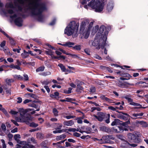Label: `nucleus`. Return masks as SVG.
Listing matches in <instances>:
<instances>
[{"mask_svg":"<svg viewBox=\"0 0 148 148\" xmlns=\"http://www.w3.org/2000/svg\"><path fill=\"white\" fill-rule=\"evenodd\" d=\"M40 0H17L16 8L19 11L30 10L33 15L39 21H42L44 17L42 12L47 9L45 3H40Z\"/></svg>","mask_w":148,"mask_h":148,"instance_id":"1","label":"nucleus"},{"mask_svg":"<svg viewBox=\"0 0 148 148\" xmlns=\"http://www.w3.org/2000/svg\"><path fill=\"white\" fill-rule=\"evenodd\" d=\"M105 29L104 25H101L99 29V34H97L93 42H92L93 46L96 47V49H103L106 44L107 37L106 35H101Z\"/></svg>","mask_w":148,"mask_h":148,"instance_id":"2","label":"nucleus"},{"mask_svg":"<svg viewBox=\"0 0 148 148\" xmlns=\"http://www.w3.org/2000/svg\"><path fill=\"white\" fill-rule=\"evenodd\" d=\"M5 8L8 13L10 14V18L12 19H15L14 22L16 25L21 26L22 25V20L21 18L18 17L17 15L14 12V8L12 2L7 3L5 5Z\"/></svg>","mask_w":148,"mask_h":148,"instance_id":"3","label":"nucleus"},{"mask_svg":"<svg viewBox=\"0 0 148 148\" xmlns=\"http://www.w3.org/2000/svg\"><path fill=\"white\" fill-rule=\"evenodd\" d=\"M28 111V110L27 109L20 108L18 109V112L14 110H11L9 112L14 116L16 115L19 112L20 114V116L16 117L15 119L18 122H24L28 121L29 118L26 116V114Z\"/></svg>","mask_w":148,"mask_h":148,"instance_id":"4","label":"nucleus"},{"mask_svg":"<svg viewBox=\"0 0 148 148\" xmlns=\"http://www.w3.org/2000/svg\"><path fill=\"white\" fill-rule=\"evenodd\" d=\"M79 26V23L78 22L76 23L74 21L71 22L65 29L64 34L68 36L74 34L76 37Z\"/></svg>","mask_w":148,"mask_h":148,"instance_id":"5","label":"nucleus"},{"mask_svg":"<svg viewBox=\"0 0 148 148\" xmlns=\"http://www.w3.org/2000/svg\"><path fill=\"white\" fill-rule=\"evenodd\" d=\"M104 5V2H101L99 0L95 1V0H92L87 5H85L84 8L88 9V6H90L92 9H95L97 12H100L103 10Z\"/></svg>","mask_w":148,"mask_h":148,"instance_id":"6","label":"nucleus"},{"mask_svg":"<svg viewBox=\"0 0 148 148\" xmlns=\"http://www.w3.org/2000/svg\"><path fill=\"white\" fill-rule=\"evenodd\" d=\"M140 133L138 132H135L133 134L129 133L127 135L129 140L137 143L140 142V139L138 138L140 137Z\"/></svg>","mask_w":148,"mask_h":148,"instance_id":"7","label":"nucleus"},{"mask_svg":"<svg viewBox=\"0 0 148 148\" xmlns=\"http://www.w3.org/2000/svg\"><path fill=\"white\" fill-rule=\"evenodd\" d=\"M93 23L91 22L90 23L89 25L88 28H86L83 32H80L81 33H83V35L84 38L87 39L88 38L90 33V31L93 25Z\"/></svg>","mask_w":148,"mask_h":148,"instance_id":"8","label":"nucleus"},{"mask_svg":"<svg viewBox=\"0 0 148 148\" xmlns=\"http://www.w3.org/2000/svg\"><path fill=\"white\" fill-rule=\"evenodd\" d=\"M122 98H124L127 100L128 102H130V105L136 106H140L139 108H141V105L140 104L133 102L132 101V100L130 98V96L129 95H124L122 96Z\"/></svg>","mask_w":148,"mask_h":148,"instance_id":"9","label":"nucleus"},{"mask_svg":"<svg viewBox=\"0 0 148 148\" xmlns=\"http://www.w3.org/2000/svg\"><path fill=\"white\" fill-rule=\"evenodd\" d=\"M112 130L116 133H121L124 130L125 131L127 130V128L124 125L120 126H116L112 128Z\"/></svg>","mask_w":148,"mask_h":148,"instance_id":"10","label":"nucleus"},{"mask_svg":"<svg viewBox=\"0 0 148 148\" xmlns=\"http://www.w3.org/2000/svg\"><path fill=\"white\" fill-rule=\"evenodd\" d=\"M89 20L88 19H84L82 21L80 26V32L84 31L89 23Z\"/></svg>","mask_w":148,"mask_h":148,"instance_id":"11","label":"nucleus"},{"mask_svg":"<svg viewBox=\"0 0 148 148\" xmlns=\"http://www.w3.org/2000/svg\"><path fill=\"white\" fill-rule=\"evenodd\" d=\"M105 116V114L101 112H98L97 115H94V116L100 122L102 121L104 119Z\"/></svg>","mask_w":148,"mask_h":148,"instance_id":"12","label":"nucleus"},{"mask_svg":"<svg viewBox=\"0 0 148 148\" xmlns=\"http://www.w3.org/2000/svg\"><path fill=\"white\" fill-rule=\"evenodd\" d=\"M18 143L21 146V147L22 148H29V144L30 143L29 142V139H28L27 141H20Z\"/></svg>","mask_w":148,"mask_h":148,"instance_id":"13","label":"nucleus"},{"mask_svg":"<svg viewBox=\"0 0 148 148\" xmlns=\"http://www.w3.org/2000/svg\"><path fill=\"white\" fill-rule=\"evenodd\" d=\"M107 137V136L102 137L101 139L99 140V143L100 144L110 143V141L108 140Z\"/></svg>","mask_w":148,"mask_h":148,"instance_id":"14","label":"nucleus"},{"mask_svg":"<svg viewBox=\"0 0 148 148\" xmlns=\"http://www.w3.org/2000/svg\"><path fill=\"white\" fill-rule=\"evenodd\" d=\"M41 83L43 85H45L44 86V87L47 90V92L49 93L50 91V89L48 86L46 85L49 84L50 83V82L48 80H47L42 82Z\"/></svg>","mask_w":148,"mask_h":148,"instance_id":"15","label":"nucleus"},{"mask_svg":"<svg viewBox=\"0 0 148 148\" xmlns=\"http://www.w3.org/2000/svg\"><path fill=\"white\" fill-rule=\"evenodd\" d=\"M100 98L102 100L104 101H106L108 102L109 103H113L112 101V100L109 99V98L106 97L105 96L103 95H101L100 96Z\"/></svg>","mask_w":148,"mask_h":148,"instance_id":"16","label":"nucleus"},{"mask_svg":"<svg viewBox=\"0 0 148 148\" xmlns=\"http://www.w3.org/2000/svg\"><path fill=\"white\" fill-rule=\"evenodd\" d=\"M143 113H134L132 114V118L133 119H136L140 118V116H142L143 115Z\"/></svg>","mask_w":148,"mask_h":148,"instance_id":"17","label":"nucleus"},{"mask_svg":"<svg viewBox=\"0 0 148 148\" xmlns=\"http://www.w3.org/2000/svg\"><path fill=\"white\" fill-rule=\"evenodd\" d=\"M113 3H109L107 5V10L108 12L111 11L113 9Z\"/></svg>","mask_w":148,"mask_h":148,"instance_id":"18","label":"nucleus"},{"mask_svg":"<svg viewBox=\"0 0 148 148\" xmlns=\"http://www.w3.org/2000/svg\"><path fill=\"white\" fill-rule=\"evenodd\" d=\"M63 123L65 125L70 126L73 125L74 122L73 120H71L69 121H65Z\"/></svg>","mask_w":148,"mask_h":148,"instance_id":"19","label":"nucleus"},{"mask_svg":"<svg viewBox=\"0 0 148 148\" xmlns=\"http://www.w3.org/2000/svg\"><path fill=\"white\" fill-rule=\"evenodd\" d=\"M75 45V43L70 42H66L63 44V46L68 47H72V46Z\"/></svg>","mask_w":148,"mask_h":148,"instance_id":"20","label":"nucleus"},{"mask_svg":"<svg viewBox=\"0 0 148 148\" xmlns=\"http://www.w3.org/2000/svg\"><path fill=\"white\" fill-rule=\"evenodd\" d=\"M14 82V80L12 79L7 78L5 79L6 84L8 86H10L11 83Z\"/></svg>","mask_w":148,"mask_h":148,"instance_id":"21","label":"nucleus"},{"mask_svg":"<svg viewBox=\"0 0 148 148\" xmlns=\"http://www.w3.org/2000/svg\"><path fill=\"white\" fill-rule=\"evenodd\" d=\"M14 79L15 80H22L23 79V77L20 75L15 74L13 75Z\"/></svg>","mask_w":148,"mask_h":148,"instance_id":"22","label":"nucleus"},{"mask_svg":"<svg viewBox=\"0 0 148 148\" xmlns=\"http://www.w3.org/2000/svg\"><path fill=\"white\" fill-rule=\"evenodd\" d=\"M22 57L24 58H26L29 56V53L25 50H24L23 52L21 54Z\"/></svg>","mask_w":148,"mask_h":148,"instance_id":"23","label":"nucleus"},{"mask_svg":"<svg viewBox=\"0 0 148 148\" xmlns=\"http://www.w3.org/2000/svg\"><path fill=\"white\" fill-rule=\"evenodd\" d=\"M8 67H10L11 68L16 69L18 70H21V68L18 65H14V64H12L8 66Z\"/></svg>","mask_w":148,"mask_h":148,"instance_id":"24","label":"nucleus"},{"mask_svg":"<svg viewBox=\"0 0 148 148\" xmlns=\"http://www.w3.org/2000/svg\"><path fill=\"white\" fill-rule=\"evenodd\" d=\"M66 137V135L65 134H62L60 136L56 137V139L57 140H60L64 139Z\"/></svg>","mask_w":148,"mask_h":148,"instance_id":"25","label":"nucleus"},{"mask_svg":"<svg viewBox=\"0 0 148 148\" xmlns=\"http://www.w3.org/2000/svg\"><path fill=\"white\" fill-rule=\"evenodd\" d=\"M100 130L104 132H108L110 131V129L107 127L105 126H101L100 127Z\"/></svg>","mask_w":148,"mask_h":148,"instance_id":"26","label":"nucleus"},{"mask_svg":"<svg viewBox=\"0 0 148 148\" xmlns=\"http://www.w3.org/2000/svg\"><path fill=\"white\" fill-rule=\"evenodd\" d=\"M21 138V136L19 134H16L14 136V138L18 143V142L20 141L18 139Z\"/></svg>","mask_w":148,"mask_h":148,"instance_id":"27","label":"nucleus"},{"mask_svg":"<svg viewBox=\"0 0 148 148\" xmlns=\"http://www.w3.org/2000/svg\"><path fill=\"white\" fill-rule=\"evenodd\" d=\"M44 47L47 50H48L49 48H51L52 49H55V48L53 47L47 43L45 44L44 45Z\"/></svg>","mask_w":148,"mask_h":148,"instance_id":"28","label":"nucleus"},{"mask_svg":"<svg viewBox=\"0 0 148 148\" xmlns=\"http://www.w3.org/2000/svg\"><path fill=\"white\" fill-rule=\"evenodd\" d=\"M119 123V120L118 119H115L111 123L112 126L117 125Z\"/></svg>","mask_w":148,"mask_h":148,"instance_id":"29","label":"nucleus"},{"mask_svg":"<svg viewBox=\"0 0 148 148\" xmlns=\"http://www.w3.org/2000/svg\"><path fill=\"white\" fill-rule=\"evenodd\" d=\"M48 50V51H44L47 54L51 56L53 55L54 52L49 49Z\"/></svg>","mask_w":148,"mask_h":148,"instance_id":"30","label":"nucleus"},{"mask_svg":"<svg viewBox=\"0 0 148 148\" xmlns=\"http://www.w3.org/2000/svg\"><path fill=\"white\" fill-rule=\"evenodd\" d=\"M99 28V27L98 25L95 26L92 31V34H94L97 31Z\"/></svg>","mask_w":148,"mask_h":148,"instance_id":"31","label":"nucleus"},{"mask_svg":"<svg viewBox=\"0 0 148 148\" xmlns=\"http://www.w3.org/2000/svg\"><path fill=\"white\" fill-rule=\"evenodd\" d=\"M58 66L60 67L62 71L63 72L66 71V69L65 66L62 64H59L58 65Z\"/></svg>","mask_w":148,"mask_h":148,"instance_id":"32","label":"nucleus"},{"mask_svg":"<svg viewBox=\"0 0 148 148\" xmlns=\"http://www.w3.org/2000/svg\"><path fill=\"white\" fill-rule=\"evenodd\" d=\"M72 47L73 49L75 50L80 51L81 49V45H75V46Z\"/></svg>","mask_w":148,"mask_h":148,"instance_id":"33","label":"nucleus"},{"mask_svg":"<svg viewBox=\"0 0 148 148\" xmlns=\"http://www.w3.org/2000/svg\"><path fill=\"white\" fill-rule=\"evenodd\" d=\"M124 84V82H122L120 81H119L117 84V85L123 88L125 87Z\"/></svg>","mask_w":148,"mask_h":148,"instance_id":"34","label":"nucleus"},{"mask_svg":"<svg viewBox=\"0 0 148 148\" xmlns=\"http://www.w3.org/2000/svg\"><path fill=\"white\" fill-rule=\"evenodd\" d=\"M0 106V110L2 111L5 115H7L8 114L5 108L2 107V106L1 104Z\"/></svg>","mask_w":148,"mask_h":148,"instance_id":"35","label":"nucleus"},{"mask_svg":"<svg viewBox=\"0 0 148 148\" xmlns=\"http://www.w3.org/2000/svg\"><path fill=\"white\" fill-rule=\"evenodd\" d=\"M45 69V67L44 66H42L36 69V71L37 72L42 71H43Z\"/></svg>","mask_w":148,"mask_h":148,"instance_id":"36","label":"nucleus"},{"mask_svg":"<svg viewBox=\"0 0 148 148\" xmlns=\"http://www.w3.org/2000/svg\"><path fill=\"white\" fill-rule=\"evenodd\" d=\"M56 125V130H60L61 129L62 127V125L60 123H55Z\"/></svg>","mask_w":148,"mask_h":148,"instance_id":"37","label":"nucleus"},{"mask_svg":"<svg viewBox=\"0 0 148 148\" xmlns=\"http://www.w3.org/2000/svg\"><path fill=\"white\" fill-rule=\"evenodd\" d=\"M53 112L54 114V115L55 116H58V111L55 108H54L53 109Z\"/></svg>","mask_w":148,"mask_h":148,"instance_id":"38","label":"nucleus"},{"mask_svg":"<svg viewBox=\"0 0 148 148\" xmlns=\"http://www.w3.org/2000/svg\"><path fill=\"white\" fill-rule=\"evenodd\" d=\"M77 87L76 89V91L78 92H79L80 91V90H82L83 89V88L80 86L78 84L77 85Z\"/></svg>","mask_w":148,"mask_h":148,"instance_id":"39","label":"nucleus"},{"mask_svg":"<svg viewBox=\"0 0 148 148\" xmlns=\"http://www.w3.org/2000/svg\"><path fill=\"white\" fill-rule=\"evenodd\" d=\"M83 118L82 117H79L77 118V122L78 123L81 124L82 123V119Z\"/></svg>","mask_w":148,"mask_h":148,"instance_id":"40","label":"nucleus"},{"mask_svg":"<svg viewBox=\"0 0 148 148\" xmlns=\"http://www.w3.org/2000/svg\"><path fill=\"white\" fill-rule=\"evenodd\" d=\"M96 91V88L94 87H91L90 89V92L93 93L95 92Z\"/></svg>","mask_w":148,"mask_h":148,"instance_id":"41","label":"nucleus"},{"mask_svg":"<svg viewBox=\"0 0 148 148\" xmlns=\"http://www.w3.org/2000/svg\"><path fill=\"white\" fill-rule=\"evenodd\" d=\"M68 130L69 132H74L75 131H78L79 130L78 129H76L75 128H72L69 129H68Z\"/></svg>","mask_w":148,"mask_h":148,"instance_id":"42","label":"nucleus"},{"mask_svg":"<svg viewBox=\"0 0 148 148\" xmlns=\"http://www.w3.org/2000/svg\"><path fill=\"white\" fill-rule=\"evenodd\" d=\"M38 125L32 122L30 124V126L32 127H35L38 126Z\"/></svg>","mask_w":148,"mask_h":148,"instance_id":"43","label":"nucleus"},{"mask_svg":"<svg viewBox=\"0 0 148 148\" xmlns=\"http://www.w3.org/2000/svg\"><path fill=\"white\" fill-rule=\"evenodd\" d=\"M72 90V89L71 88H70L68 89V90H65V91H64V92L65 93H66V94L70 93L71 92Z\"/></svg>","mask_w":148,"mask_h":148,"instance_id":"44","label":"nucleus"},{"mask_svg":"<svg viewBox=\"0 0 148 148\" xmlns=\"http://www.w3.org/2000/svg\"><path fill=\"white\" fill-rule=\"evenodd\" d=\"M2 143V147L3 148H6V145L5 144V140L3 139H1V140Z\"/></svg>","mask_w":148,"mask_h":148,"instance_id":"45","label":"nucleus"},{"mask_svg":"<svg viewBox=\"0 0 148 148\" xmlns=\"http://www.w3.org/2000/svg\"><path fill=\"white\" fill-rule=\"evenodd\" d=\"M142 125V127H148V124H147V123L145 122H144V121H143V123L141 125Z\"/></svg>","mask_w":148,"mask_h":148,"instance_id":"46","label":"nucleus"},{"mask_svg":"<svg viewBox=\"0 0 148 148\" xmlns=\"http://www.w3.org/2000/svg\"><path fill=\"white\" fill-rule=\"evenodd\" d=\"M1 128L4 131H5L6 130V126L4 124H2L1 125Z\"/></svg>","mask_w":148,"mask_h":148,"instance_id":"47","label":"nucleus"},{"mask_svg":"<svg viewBox=\"0 0 148 148\" xmlns=\"http://www.w3.org/2000/svg\"><path fill=\"white\" fill-rule=\"evenodd\" d=\"M125 87L128 86H134V84H130L127 82H124Z\"/></svg>","mask_w":148,"mask_h":148,"instance_id":"48","label":"nucleus"},{"mask_svg":"<svg viewBox=\"0 0 148 148\" xmlns=\"http://www.w3.org/2000/svg\"><path fill=\"white\" fill-rule=\"evenodd\" d=\"M75 117V116H66L65 118L67 119H73Z\"/></svg>","mask_w":148,"mask_h":148,"instance_id":"49","label":"nucleus"},{"mask_svg":"<svg viewBox=\"0 0 148 148\" xmlns=\"http://www.w3.org/2000/svg\"><path fill=\"white\" fill-rule=\"evenodd\" d=\"M125 142L126 143H125V144H128L129 145H130V146H132V147H135L136 146H137V145L136 144H130L129 143H128V142L125 141Z\"/></svg>","mask_w":148,"mask_h":148,"instance_id":"50","label":"nucleus"},{"mask_svg":"<svg viewBox=\"0 0 148 148\" xmlns=\"http://www.w3.org/2000/svg\"><path fill=\"white\" fill-rule=\"evenodd\" d=\"M108 140H110V139L113 140L114 139V138L112 135H107V136Z\"/></svg>","mask_w":148,"mask_h":148,"instance_id":"51","label":"nucleus"},{"mask_svg":"<svg viewBox=\"0 0 148 148\" xmlns=\"http://www.w3.org/2000/svg\"><path fill=\"white\" fill-rule=\"evenodd\" d=\"M23 76L24 77V79L25 81L28 80L29 79V77L26 74H24L23 75Z\"/></svg>","mask_w":148,"mask_h":148,"instance_id":"52","label":"nucleus"},{"mask_svg":"<svg viewBox=\"0 0 148 148\" xmlns=\"http://www.w3.org/2000/svg\"><path fill=\"white\" fill-rule=\"evenodd\" d=\"M108 108L109 110H110L112 111H116V108L112 106H110L108 107Z\"/></svg>","mask_w":148,"mask_h":148,"instance_id":"53","label":"nucleus"},{"mask_svg":"<svg viewBox=\"0 0 148 148\" xmlns=\"http://www.w3.org/2000/svg\"><path fill=\"white\" fill-rule=\"evenodd\" d=\"M84 51L87 55H90V51L88 49H85L84 50Z\"/></svg>","mask_w":148,"mask_h":148,"instance_id":"54","label":"nucleus"},{"mask_svg":"<svg viewBox=\"0 0 148 148\" xmlns=\"http://www.w3.org/2000/svg\"><path fill=\"white\" fill-rule=\"evenodd\" d=\"M94 57L95 58L98 59L99 60H101V58L100 56L96 54L94 55Z\"/></svg>","mask_w":148,"mask_h":148,"instance_id":"55","label":"nucleus"},{"mask_svg":"<svg viewBox=\"0 0 148 148\" xmlns=\"http://www.w3.org/2000/svg\"><path fill=\"white\" fill-rule=\"evenodd\" d=\"M108 118L106 120V122L107 123H109L110 122V115L109 114H108Z\"/></svg>","mask_w":148,"mask_h":148,"instance_id":"56","label":"nucleus"},{"mask_svg":"<svg viewBox=\"0 0 148 148\" xmlns=\"http://www.w3.org/2000/svg\"><path fill=\"white\" fill-rule=\"evenodd\" d=\"M71 56L73 58H79V57L76 54H72L71 55Z\"/></svg>","mask_w":148,"mask_h":148,"instance_id":"57","label":"nucleus"},{"mask_svg":"<svg viewBox=\"0 0 148 148\" xmlns=\"http://www.w3.org/2000/svg\"><path fill=\"white\" fill-rule=\"evenodd\" d=\"M73 135L74 136L77 137H79L81 136V134H80L76 132H74L73 133Z\"/></svg>","mask_w":148,"mask_h":148,"instance_id":"58","label":"nucleus"},{"mask_svg":"<svg viewBox=\"0 0 148 148\" xmlns=\"http://www.w3.org/2000/svg\"><path fill=\"white\" fill-rule=\"evenodd\" d=\"M31 101L32 100H31L26 99L23 101V103L24 104H26Z\"/></svg>","mask_w":148,"mask_h":148,"instance_id":"59","label":"nucleus"},{"mask_svg":"<svg viewBox=\"0 0 148 148\" xmlns=\"http://www.w3.org/2000/svg\"><path fill=\"white\" fill-rule=\"evenodd\" d=\"M17 99L18 101H17V103H21L22 101V99L20 97H18L17 98Z\"/></svg>","mask_w":148,"mask_h":148,"instance_id":"60","label":"nucleus"},{"mask_svg":"<svg viewBox=\"0 0 148 148\" xmlns=\"http://www.w3.org/2000/svg\"><path fill=\"white\" fill-rule=\"evenodd\" d=\"M118 138L122 140H125V138L124 137H123V136H121V135H119V136H118Z\"/></svg>","mask_w":148,"mask_h":148,"instance_id":"61","label":"nucleus"},{"mask_svg":"<svg viewBox=\"0 0 148 148\" xmlns=\"http://www.w3.org/2000/svg\"><path fill=\"white\" fill-rule=\"evenodd\" d=\"M5 45V41H3L0 44V46L1 47H4Z\"/></svg>","mask_w":148,"mask_h":148,"instance_id":"62","label":"nucleus"},{"mask_svg":"<svg viewBox=\"0 0 148 148\" xmlns=\"http://www.w3.org/2000/svg\"><path fill=\"white\" fill-rule=\"evenodd\" d=\"M103 68L104 69H106L109 72L112 73V70L110 69V68L108 67H103Z\"/></svg>","mask_w":148,"mask_h":148,"instance_id":"63","label":"nucleus"},{"mask_svg":"<svg viewBox=\"0 0 148 148\" xmlns=\"http://www.w3.org/2000/svg\"><path fill=\"white\" fill-rule=\"evenodd\" d=\"M7 61L10 62H13V59L12 58H8L7 59Z\"/></svg>","mask_w":148,"mask_h":148,"instance_id":"64","label":"nucleus"}]
</instances>
